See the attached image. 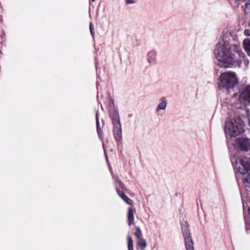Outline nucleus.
I'll use <instances>...</instances> for the list:
<instances>
[{"label":"nucleus","instance_id":"f257e3e1","mask_svg":"<svg viewBox=\"0 0 250 250\" xmlns=\"http://www.w3.org/2000/svg\"><path fill=\"white\" fill-rule=\"evenodd\" d=\"M214 54L220 67L228 68L232 66L240 67L243 61L249 63V60L245 59L244 54L240 50L239 47L230 44L224 38L216 44Z\"/></svg>","mask_w":250,"mask_h":250},{"label":"nucleus","instance_id":"f03ea898","mask_svg":"<svg viewBox=\"0 0 250 250\" xmlns=\"http://www.w3.org/2000/svg\"><path fill=\"white\" fill-rule=\"evenodd\" d=\"M231 162L234 168L243 175V182L248 186L250 184V158L234 156Z\"/></svg>","mask_w":250,"mask_h":250},{"label":"nucleus","instance_id":"7ed1b4c3","mask_svg":"<svg viewBox=\"0 0 250 250\" xmlns=\"http://www.w3.org/2000/svg\"><path fill=\"white\" fill-rule=\"evenodd\" d=\"M244 124L240 118L231 119L226 122L225 132L227 138L235 137L244 131Z\"/></svg>","mask_w":250,"mask_h":250},{"label":"nucleus","instance_id":"20e7f679","mask_svg":"<svg viewBox=\"0 0 250 250\" xmlns=\"http://www.w3.org/2000/svg\"><path fill=\"white\" fill-rule=\"evenodd\" d=\"M237 83L238 79L235 73L228 72L221 74L218 86L220 90H229L234 87Z\"/></svg>","mask_w":250,"mask_h":250},{"label":"nucleus","instance_id":"39448f33","mask_svg":"<svg viewBox=\"0 0 250 250\" xmlns=\"http://www.w3.org/2000/svg\"><path fill=\"white\" fill-rule=\"evenodd\" d=\"M181 229L185 240V246L186 250H195L194 242L191 237L189 229L187 222L181 225Z\"/></svg>","mask_w":250,"mask_h":250},{"label":"nucleus","instance_id":"423d86ee","mask_svg":"<svg viewBox=\"0 0 250 250\" xmlns=\"http://www.w3.org/2000/svg\"><path fill=\"white\" fill-rule=\"evenodd\" d=\"M242 200L246 229L248 233H250V199H247L242 196Z\"/></svg>","mask_w":250,"mask_h":250},{"label":"nucleus","instance_id":"0eeeda50","mask_svg":"<svg viewBox=\"0 0 250 250\" xmlns=\"http://www.w3.org/2000/svg\"><path fill=\"white\" fill-rule=\"evenodd\" d=\"M235 147L245 151L250 150V139L248 138H238L235 140Z\"/></svg>","mask_w":250,"mask_h":250},{"label":"nucleus","instance_id":"6e6552de","mask_svg":"<svg viewBox=\"0 0 250 250\" xmlns=\"http://www.w3.org/2000/svg\"><path fill=\"white\" fill-rule=\"evenodd\" d=\"M239 102L244 104H250V85H248L240 94Z\"/></svg>","mask_w":250,"mask_h":250},{"label":"nucleus","instance_id":"1a4fd4ad","mask_svg":"<svg viewBox=\"0 0 250 250\" xmlns=\"http://www.w3.org/2000/svg\"><path fill=\"white\" fill-rule=\"evenodd\" d=\"M113 134L114 138L116 141H120L122 138V132L121 129V124L113 125Z\"/></svg>","mask_w":250,"mask_h":250},{"label":"nucleus","instance_id":"9d476101","mask_svg":"<svg viewBox=\"0 0 250 250\" xmlns=\"http://www.w3.org/2000/svg\"><path fill=\"white\" fill-rule=\"evenodd\" d=\"M109 114L113 125L121 124L118 112L116 109L109 110Z\"/></svg>","mask_w":250,"mask_h":250},{"label":"nucleus","instance_id":"9b49d317","mask_svg":"<svg viewBox=\"0 0 250 250\" xmlns=\"http://www.w3.org/2000/svg\"><path fill=\"white\" fill-rule=\"evenodd\" d=\"M167 104V101L166 97H162L160 99L159 103L156 108L157 112H159L161 110H165Z\"/></svg>","mask_w":250,"mask_h":250},{"label":"nucleus","instance_id":"f8f14e48","mask_svg":"<svg viewBox=\"0 0 250 250\" xmlns=\"http://www.w3.org/2000/svg\"><path fill=\"white\" fill-rule=\"evenodd\" d=\"M116 191L118 195L128 205L132 204V200L129 199L124 192L120 191L118 188H116Z\"/></svg>","mask_w":250,"mask_h":250},{"label":"nucleus","instance_id":"ddd939ff","mask_svg":"<svg viewBox=\"0 0 250 250\" xmlns=\"http://www.w3.org/2000/svg\"><path fill=\"white\" fill-rule=\"evenodd\" d=\"M156 52L154 50H151L147 54V61L150 64L154 63L156 60Z\"/></svg>","mask_w":250,"mask_h":250},{"label":"nucleus","instance_id":"4468645a","mask_svg":"<svg viewBox=\"0 0 250 250\" xmlns=\"http://www.w3.org/2000/svg\"><path fill=\"white\" fill-rule=\"evenodd\" d=\"M134 212L135 210H133L131 208H128V213L127 216L128 218V224L129 225L134 224Z\"/></svg>","mask_w":250,"mask_h":250},{"label":"nucleus","instance_id":"2eb2a0df","mask_svg":"<svg viewBox=\"0 0 250 250\" xmlns=\"http://www.w3.org/2000/svg\"><path fill=\"white\" fill-rule=\"evenodd\" d=\"M245 50L247 52L248 55L250 56V40L245 39L243 42Z\"/></svg>","mask_w":250,"mask_h":250},{"label":"nucleus","instance_id":"dca6fc26","mask_svg":"<svg viewBox=\"0 0 250 250\" xmlns=\"http://www.w3.org/2000/svg\"><path fill=\"white\" fill-rule=\"evenodd\" d=\"M138 244L140 247V248L142 250H145V249L146 247V243L145 239H144L143 238H141L140 239H138L137 240Z\"/></svg>","mask_w":250,"mask_h":250},{"label":"nucleus","instance_id":"f3484780","mask_svg":"<svg viewBox=\"0 0 250 250\" xmlns=\"http://www.w3.org/2000/svg\"><path fill=\"white\" fill-rule=\"evenodd\" d=\"M135 235L137 240L143 238V234L142 231L139 227L135 228Z\"/></svg>","mask_w":250,"mask_h":250},{"label":"nucleus","instance_id":"a211bd4d","mask_svg":"<svg viewBox=\"0 0 250 250\" xmlns=\"http://www.w3.org/2000/svg\"><path fill=\"white\" fill-rule=\"evenodd\" d=\"M127 239V247L128 250H133V242L132 238L128 235Z\"/></svg>","mask_w":250,"mask_h":250},{"label":"nucleus","instance_id":"6ab92c4d","mask_svg":"<svg viewBox=\"0 0 250 250\" xmlns=\"http://www.w3.org/2000/svg\"><path fill=\"white\" fill-rule=\"evenodd\" d=\"M96 126H97V133L98 134V135L100 138H102V131L101 130L100 128V125H99V121L98 117V112L97 113L96 116Z\"/></svg>","mask_w":250,"mask_h":250},{"label":"nucleus","instance_id":"aec40b11","mask_svg":"<svg viewBox=\"0 0 250 250\" xmlns=\"http://www.w3.org/2000/svg\"><path fill=\"white\" fill-rule=\"evenodd\" d=\"M113 178L115 179L118 183L120 187L123 190H125L126 189V187L123 184V183L119 179L118 176H113Z\"/></svg>","mask_w":250,"mask_h":250},{"label":"nucleus","instance_id":"412c9836","mask_svg":"<svg viewBox=\"0 0 250 250\" xmlns=\"http://www.w3.org/2000/svg\"><path fill=\"white\" fill-rule=\"evenodd\" d=\"M108 108H109V111L111 110L116 109L115 108L114 103V101L112 99H110L108 102Z\"/></svg>","mask_w":250,"mask_h":250},{"label":"nucleus","instance_id":"4be33fe9","mask_svg":"<svg viewBox=\"0 0 250 250\" xmlns=\"http://www.w3.org/2000/svg\"><path fill=\"white\" fill-rule=\"evenodd\" d=\"M245 5L246 8L244 10L246 14H248L250 12V2H246Z\"/></svg>","mask_w":250,"mask_h":250},{"label":"nucleus","instance_id":"5701e85b","mask_svg":"<svg viewBox=\"0 0 250 250\" xmlns=\"http://www.w3.org/2000/svg\"><path fill=\"white\" fill-rule=\"evenodd\" d=\"M90 31L91 34L92 35V36H93V35H94V27L91 22L90 23Z\"/></svg>","mask_w":250,"mask_h":250},{"label":"nucleus","instance_id":"b1692460","mask_svg":"<svg viewBox=\"0 0 250 250\" xmlns=\"http://www.w3.org/2000/svg\"><path fill=\"white\" fill-rule=\"evenodd\" d=\"M136 2V0H125V3L126 4H133Z\"/></svg>","mask_w":250,"mask_h":250},{"label":"nucleus","instance_id":"393cba45","mask_svg":"<svg viewBox=\"0 0 250 250\" xmlns=\"http://www.w3.org/2000/svg\"><path fill=\"white\" fill-rule=\"evenodd\" d=\"M235 107L238 108V109H240V108H242L241 106L239 104H236Z\"/></svg>","mask_w":250,"mask_h":250},{"label":"nucleus","instance_id":"a878e982","mask_svg":"<svg viewBox=\"0 0 250 250\" xmlns=\"http://www.w3.org/2000/svg\"><path fill=\"white\" fill-rule=\"evenodd\" d=\"M91 0V1H92V2H94V1H95V0Z\"/></svg>","mask_w":250,"mask_h":250},{"label":"nucleus","instance_id":"bb28decb","mask_svg":"<svg viewBox=\"0 0 250 250\" xmlns=\"http://www.w3.org/2000/svg\"><path fill=\"white\" fill-rule=\"evenodd\" d=\"M249 125H250V121H249Z\"/></svg>","mask_w":250,"mask_h":250}]
</instances>
